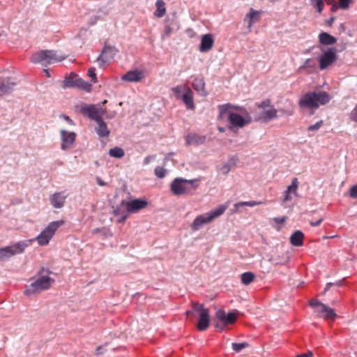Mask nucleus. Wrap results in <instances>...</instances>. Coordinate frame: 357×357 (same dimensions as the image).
Masks as SVG:
<instances>
[{
	"instance_id": "19",
	"label": "nucleus",
	"mask_w": 357,
	"mask_h": 357,
	"mask_svg": "<svg viewBox=\"0 0 357 357\" xmlns=\"http://www.w3.org/2000/svg\"><path fill=\"white\" fill-rule=\"evenodd\" d=\"M66 198L63 192H56L50 196V201L54 208H60L63 206Z\"/></svg>"
},
{
	"instance_id": "10",
	"label": "nucleus",
	"mask_w": 357,
	"mask_h": 357,
	"mask_svg": "<svg viewBox=\"0 0 357 357\" xmlns=\"http://www.w3.org/2000/svg\"><path fill=\"white\" fill-rule=\"evenodd\" d=\"M61 144V148L62 150H68L73 146L76 139V133L74 132H69L65 130L60 131Z\"/></svg>"
},
{
	"instance_id": "4",
	"label": "nucleus",
	"mask_w": 357,
	"mask_h": 357,
	"mask_svg": "<svg viewBox=\"0 0 357 357\" xmlns=\"http://www.w3.org/2000/svg\"><path fill=\"white\" fill-rule=\"evenodd\" d=\"M309 305L314 310V312L317 313L319 317L325 320H335L337 317L333 309L317 300H310Z\"/></svg>"
},
{
	"instance_id": "34",
	"label": "nucleus",
	"mask_w": 357,
	"mask_h": 357,
	"mask_svg": "<svg viewBox=\"0 0 357 357\" xmlns=\"http://www.w3.org/2000/svg\"><path fill=\"white\" fill-rule=\"evenodd\" d=\"M262 204H263L262 202H256V201L240 202L236 203L234 204V207L236 208V211H238L239 207H241V206L253 207V206L260 205Z\"/></svg>"
},
{
	"instance_id": "51",
	"label": "nucleus",
	"mask_w": 357,
	"mask_h": 357,
	"mask_svg": "<svg viewBox=\"0 0 357 357\" xmlns=\"http://www.w3.org/2000/svg\"><path fill=\"white\" fill-rule=\"evenodd\" d=\"M226 326H227L226 325H224V323H222L218 320L215 324V327L216 328H218L221 331H224L225 329Z\"/></svg>"
},
{
	"instance_id": "50",
	"label": "nucleus",
	"mask_w": 357,
	"mask_h": 357,
	"mask_svg": "<svg viewBox=\"0 0 357 357\" xmlns=\"http://www.w3.org/2000/svg\"><path fill=\"white\" fill-rule=\"evenodd\" d=\"M155 159V155H148L144 159V165H147L151 162V161H152Z\"/></svg>"
},
{
	"instance_id": "18",
	"label": "nucleus",
	"mask_w": 357,
	"mask_h": 357,
	"mask_svg": "<svg viewBox=\"0 0 357 357\" xmlns=\"http://www.w3.org/2000/svg\"><path fill=\"white\" fill-rule=\"evenodd\" d=\"M214 40L211 34H205L202 37L199 50L202 52H206L212 49Z\"/></svg>"
},
{
	"instance_id": "15",
	"label": "nucleus",
	"mask_w": 357,
	"mask_h": 357,
	"mask_svg": "<svg viewBox=\"0 0 357 357\" xmlns=\"http://www.w3.org/2000/svg\"><path fill=\"white\" fill-rule=\"evenodd\" d=\"M198 316L199 320L197 324V328L201 331H204L208 328L210 323L209 310H205L199 314Z\"/></svg>"
},
{
	"instance_id": "25",
	"label": "nucleus",
	"mask_w": 357,
	"mask_h": 357,
	"mask_svg": "<svg viewBox=\"0 0 357 357\" xmlns=\"http://www.w3.org/2000/svg\"><path fill=\"white\" fill-rule=\"evenodd\" d=\"M193 89L199 93H201L202 95L206 96L207 95L206 91H205V82L204 78L202 77H196L192 84Z\"/></svg>"
},
{
	"instance_id": "38",
	"label": "nucleus",
	"mask_w": 357,
	"mask_h": 357,
	"mask_svg": "<svg viewBox=\"0 0 357 357\" xmlns=\"http://www.w3.org/2000/svg\"><path fill=\"white\" fill-rule=\"evenodd\" d=\"M234 166V164L233 162H227V163L223 164L221 167H220L218 170L222 174L226 175L231 171V168Z\"/></svg>"
},
{
	"instance_id": "27",
	"label": "nucleus",
	"mask_w": 357,
	"mask_h": 357,
	"mask_svg": "<svg viewBox=\"0 0 357 357\" xmlns=\"http://www.w3.org/2000/svg\"><path fill=\"white\" fill-rule=\"evenodd\" d=\"M98 127L96 128L97 134L102 137H107L109 135V130L107 128L106 123L101 119L96 121Z\"/></svg>"
},
{
	"instance_id": "57",
	"label": "nucleus",
	"mask_w": 357,
	"mask_h": 357,
	"mask_svg": "<svg viewBox=\"0 0 357 357\" xmlns=\"http://www.w3.org/2000/svg\"><path fill=\"white\" fill-rule=\"evenodd\" d=\"M296 357H313V353L312 351H307V353L298 355Z\"/></svg>"
},
{
	"instance_id": "56",
	"label": "nucleus",
	"mask_w": 357,
	"mask_h": 357,
	"mask_svg": "<svg viewBox=\"0 0 357 357\" xmlns=\"http://www.w3.org/2000/svg\"><path fill=\"white\" fill-rule=\"evenodd\" d=\"M280 112L282 113L283 114L287 115V116H291L294 114L293 109H288L285 110L284 109H280Z\"/></svg>"
},
{
	"instance_id": "12",
	"label": "nucleus",
	"mask_w": 357,
	"mask_h": 357,
	"mask_svg": "<svg viewBox=\"0 0 357 357\" xmlns=\"http://www.w3.org/2000/svg\"><path fill=\"white\" fill-rule=\"evenodd\" d=\"M81 112L96 121L100 120L103 114L100 109L94 105L82 107Z\"/></svg>"
},
{
	"instance_id": "13",
	"label": "nucleus",
	"mask_w": 357,
	"mask_h": 357,
	"mask_svg": "<svg viewBox=\"0 0 357 357\" xmlns=\"http://www.w3.org/2000/svg\"><path fill=\"white\" fill-rule=\"evenodd\" d=\"M229 121L233 126L242 128L249 124L252 121V118L249 115L243 118L238 114L231 112L229 115Z\"/></svg>"
},
{
	"instance_id": "17",
	"label": "nucleus",
	"mask_w": 357,
	"mask_h": 357,
	"mask_svg": "<svg viewBox=\"0 0 357 357\" xmlns=\"http://www.w3.org/2000/svg\"><path fill=\"white\" fill-rule=\"evenodd\" d=\"M144 73L141 70H130L122 76L121 79L124 81L137 82L144 78Z\"/></svg>"
},
{
	"instance_id": "60",
	"label": "nucleus",
	"mask_w": 357,
	"mask_h": 357,
	"mask_svg": "<svg viewBox=\"0 0 357 357\" xmlns=\"http://www.w3.org/2000/svg\"><path fill=\"white\" fill-rule=\"evenodd\" d=\"M98 184L100 186H103L105 185V183L102 181L100 178H98L97 179Z\"/></svg>"
},
{
	"instance_id": "9",
	"label": "nucleus",
	"mask_w": 357,
	"mask_h": 357,
	"mask_svg": "<svg viewBox=\"0 0 357 357\" xmlns=\"http://www.w3.org/2000/svg\"><path fill=\"white\" fill-rule=\"evenodd\" d=\"M337 59L336 50L334 48H331L325 52L319 58V68L321 70H324L333 63Z\"/></svg>"
},
{
	"instance_id": "32",
	"label": "nucleus",
	"mask_w": 357,
	"mask_h": 357,
	"mask_svg": "<svg viewBox=\"0 0 357 357\" xmlns=\"http://www.w3.org/2000/svg\"><path fill=\"white\" fill-rule=\"evenodd\" d=\"M255 278V275L252 272L243 273L241 275V282L245 285H248L254 281Z\"/></svg>"
},
{
	"instance_id": "37",
	"label": "nucleus",
	"mask_w": 357,
	"mask_h": 357,
	"mask_svg": "<svg viewBox=\"0 0 357 357\" xmlns=\"http://www.w3.org/2000/svg\"><path fill=\"white\" fill-rule=\"evenodd\" d=\"M78 78L75 77H70L65 79L64 87H74L76 85H79L80 80H77Z\"/></svg>"
},
{
	"instance_id": "5",
	"label": "nucleus",
	"mask_w": 357,
	"mask_h": 357,
	"mask_svg": "<svg viewBox=\"0 0 357 357\" xmlns=\"http://www.w3.org/2000/svg\"><path fill=\"white\" fill-rule=\"evenodd\" d=\"M64 224V221L57 220L50 222L48 226L37 236L36 240L40 245H46L54 236L58 228Z\"/></svg>"
},
{
	"instance_id": "48",
	"label": "nucleus",
	"mask_w": 357,
	"mask_h": 357,
	"mask_svg": "<svg viewBox=\"0 0 357 357\" xmlns=\"http://www.w3.org/2000/svg\"><path fill=\"white\" fill-rule=\"evenodd\" d=\"M232 106L231 104H225L222 105H220L218 107L220 116H222L224 113H225L229 109L231 108Z\"/></svg>"
},
{
	"instance_id": "58",
	"label": "nucleus",
	"mask_w": 357,
	"mask_h": 357,
	"mask_svg": "<svg viewBox=\"0 0 357 357\" xmlns=\"http://www.w3.org/2000/svg\"><path fill=\"white\" fill-rule=\"evenodd\" d=\"M323 221V218H320L316 222H310V225L312 227H317V226H319Z\"/></svg>"
},
{
	"instance_id": "2",
	"label": "nucleus",
	"mask_w": 357,
	"mask_h": 357,
	"mask_svg": "<svg viewBox=\"0 0 357 357\" xmlns=\"http://www.w3.org/2000/svg\"><path fill=\"white\" fill-rule=\"evenodd\" d=\"M44 271V268H42L39 272V276L38 278L31 282L29 287L24 291V294L27 296L31 294H39L43 291L49 289L52 284L54 282V280L48 275H42L41 274Z\"/></svg>"
},
{
	"instance_id": "43",
	"label": "nucleus",
	"mask_w": 357,
	"mask_h": 357,
	"mask_svg": "<svg viewBox=\"0 0 357 357\" xmlns=\"http://www.w3.org/2000/svg\"><path fill=\"white\" fill-rule=\"evenodd\" d=\"M257 105L259 108L262 109L263 110L273 106L269 99L265 100L262 101L261 103L257 104Z\"/></svg>"
},
{
	"instance_id": "41",
	"label": "nucleus",
	"mask_w": 357,
	"mask_h": 357,
	"mask_svg": "<svg viewBox=\"0 0 357 357\" xmlns=\"http://www.w3.org/2000/svg\"><path fill=\"white\" fill-rule=\"evenodd\" d=\"M155 175L160 178H164L167 174V169L164 167L157 166L154 170Z\"/></svg>"
},
{
	"instance_id": "28",
	"label": "nucleus",
	"mask_w": 357,
	"mask_h": 357,
	"mask_svg": "<svg viewBox=\"0 0 357 357\" xmlns=\"http://www.w3.org/2000/svg\"><path fill=\"white\" fill-rule=\"evenodd\" d=\"M319 43L322 45H330L336 43V38L326 32H322L319 35Z\"/></svg>"
},
{
	"instance_id": "24",
	"label": "nucleus",
	"mask_w": 357,
	"mask_h": 357,
	"mask_svg": "<svg viewBox=\"0 0 357 357\" xmlns=\"http://www.w3.org/2000/svg\"><path fill=\"white\" fill-rule=\"evenodd\" d=\"M277 112L278 111L274 108V106H271L263 110L260 114L259 119L265 122L269 121L277 117Z\"/></svg>"
},
{
	"instance_id": "54",
	"label": "nucleus",
	"mask_w": 357,
	"mask_h": 357,
	"mask_svg": "<svg viewBox=\"0 0 357 357\" xmlns=\"http://www.w3.org/2000/svg\"><path fill=\"white\" fill-rule=\"evenodd\" d=\"M60 117L63 119L64 120H66L70 125H72V126L75 125L73 121L68 116L62 114L60 116Z\"/></svg>"
},
{
	"instance_id": "35",
	"label": "nucleus",
	"mask_w": 357,
	"mask_h": 357,
	"mask_svg": "<svg viewBox=\"0 0 357 357\" xmlns=\"http://www.w3.org/2000/svg\"><path fill=\"white\" fill-rule=\"evenodd\" d=\"M205 310H208V309L206 308L203 304H199L198 303H192V312L187 311V315L192 313H197L198 314L204 312Z\"/></svg>"
},
{
	"instance_id": "21",
	"label": "nucleus",
	"mask_w": 357,
	"mask_h": 357,
	"mask_svg": "<svg viewBox=\"0 0 357 357\" xmlns=\"http://www.w3.org/2000/svg\"><path fill=\"white\" fill-rule=\"evenodd\" d=\"M181 99L188 109L194 110L195 108L193 98V92L189 87L187 91L182 95Z\"/></svg>"
},
{
	"instance_id": "46",
	"label": "nucleus",
	"mask_w": 357,
	"mask_h": 357,
	"mask_svg": "<svg viewBox=\"0 0 357 357\" xmlns=\"http://www.w3.org/2000/svg\"><path fill=\"white\" fill-rule=\"evenodd\" d=\"M324 121L322 120H320L319 121L317 122L314 125H311L307 128V130L309 131H316L319 130L323 125Z\"/></svg>"
},
{
	"instance_id": "7",
	"label": "nucleus",
	"mask_w": 357,
	"mask_h": 357,
	"mask_svg": "<svg viewBox=\"0 0 357 357\" xmlns=\"http://www.w3.org/2000/svg\"><path fill=\"white\" fill-rule=\"evenodd\" d=\"M27 245L24 242H17L13 245L0 248V261L8 259L11 257L22 253Z\"/></svg>"
},
{
	"instance_id": "20",
	"label": "nucleus",
	"mask_w": 357,
	"mask_h": 357,
	"mask_svg": "<svg viewBox=\"0 0 357 357\" xmlns=\"http://www.w3.org/2000/svg\"><path fill=\"white\" fill-rule=\"evenodd\" d=\"M47 50H41L34 53L30 58L33 63H41L43 66H47Z\"/></svg>"
},
{
	"instance_id": "1",
	"label": "nucleus",
	"mask_w": 357,
	"mask_h": 357,
	"mask_svg": "<svg viewBox=\"0 0 357 357\" xmlns=\"http://www.w3.org/2000/svg\"><path fill=\"white\" fill-rule=\"evenodd\" d=\"M331 100V96L326 91L308 92L299 100L301 107L317 109L319 106L326 105Z\"/></svg>"
},
{
	"instance_id": "23",
	"label": "nucleus",
	"mask_w": 357,
	"mask_h": 357,
	"mask_svg": "<svg viewBox=\"0 0 357 357\" xmlns=\"http://www.w3.org/2000/svg\"><path fill=\"white\" fill-rule=\"evenodd\" d=\"M46 54L47 59V66L56 62H60L66 58V55L58 54L56 51L54 50H47Z\"/></svg>"
},
{
	"instance_id": "29",
	"label": "nucleus",
	"mask_w": 357,
	"mask_h": 357,
	"mask_svg": "<svg viewBox=\"0 0 357 357\" xmlns=\"http://www.w3.org/2000/svg\"><path fill=\"white\" fill-rule=\"evenodd\" d=\"M205 142V137L197 135L196 134H188L186 137V142L189 144H199Z\"/></svg>"
},
{
	"instance_id": "26",
	"label": "nucleus",
	"mask_w": 357,
	"mask_h": 357,
	"mask_svg": "<svg viewBox=\"0 0 357 357\" xmlns=\"http://www.w3.org/2000/svg\"><path fill=\"white\" fill-rule=\"evenodd\" d=\"M304 234L300 231H296L290 237V243L294 246H301L303 244Z\"/></svg>"
},
{
	"instance_id": "11",
	"label": "nucleus",
	"mask_w": 357,
	"mask_h": 357,
	"mask_svg": "<svg viewBox=\"0 0 357 357\" xmlns=\"http://www.w3.org/2000/svg\"><path fill=\"white\" fill-rule=\"evenodd\" d=\"M238 313L237 310L231 312L227 314L223 310H219L215 314V318L224 323V325L227 326L228 324H233L236 321V315Z\"/></svg>"
},
{
	"instance_id": "53",
	"label": "nucleus",
	"mask_w": 357,
	"mask_h": 357,
	"mask_svg": "<svg viewBox=\"0 0 357 357\" xmlns=\"http://www.w3.org/2000/svg\"><path fill=\"white\" fill-rule=\"evenodd\" d=\"M350 196L353 198L357 197V185H354L351 188Z\"/></svg>"
},
{
	"instance_id": "62",
	"label": "nucleus",
	"mask_w": 357,
	"mask_h": 357,
	"mask_svg": "<svg viewBox=\"0 0 357 357\" xmlns=\"http://www.w3.org/2000/svg\"><path fill=\"white\" fill-rule=\"evenodd\" d=\"M326 2L328 4H331V5H333L334 3H335V1L334 0H326Z\"/></svg>"
},
{
	"instance_id": "47",
	"label": "nucleus",
	"mask_w": 357,
	"mask_h": 357,
	"mask_svg": "<svg viewBox=\"0 0 357 357\" xmlns=\"http://www.w3.org/2000/svg\"><path fill=\"white\" fill-rule=\"evenodd\" d=\"M352 2L351 0H339V7L341 9H347L349 7V4Z\"/></svg>"
},
{
	"instance_id": "49",
	"label": "nucleus",
	"mask_w": 357,
	"mask_h": 357,
	"mask_svg": "<svg viewBox=\"0 0 357 357\" xmlns=\"http://www.w3.org/2000/svg\"><path fill=\"white\" fill-rule=\"evenodd\" d=\"M287 219V218L286 216H283L280 218H273V221H274L275 223L278 225H282L286 222Z\"/></svg>"
},
{
	"instance_id": "30",
	"label": "nucleus",
	"mask_w": 357,
	"mask_h": 357,
	"mask_svg": "<svg viewBox=\"0 0 357 357\" xmlns=\"http://www.w3.org/2000/svg\"><path fill=\"white\" fill-rule=\"evenodd\" d=\"M156 10L154 15L157 17H162L166 13L165 2L162 0H158L155 3Z\"/></svg>"
},
{
	"instance_id": "14",
	"label": "nucleus",
	"mask_w": 357,
	"mask_h": 357,
	"mask_svg": "<svg viewBox=\"0 0 357 357\" xmlns=\"http://www.w3.org/2000/svg\"><path fill=\"white\" fill-rule=\"evenodd\" d=\"M122 204H124L123 202ZM127 211L129 213H135L139 210L146 208L148 205L146 201L141 199H134L130 202H125Z\"/></svg>"
},
{
	"instance_id": "8",
	"label": "nucleus",
	"mask_w": 357,
	"mask_h": 357,
	"mask_svg": "<svg viewBox=\"0 0 357 357\" xmlns=\"http://www.w3.org/2000/svg\"><path fill=\"white\" fill-rule=\"evenodd\" d=\"M118 52V50L114 46L105 45L101 54L97 59L99 67L102 68L107 67Z\"/></svg>"
},
{
	"instance_id": "40",
	"label": "nucleus",
	"mask_w": 357,
	"mask_h": 357,
	"mask_svg": "<svg viewBox=\"0 0 357 357\" xmlns=\"http://www.w3.org/2000/svg\"><path fill=\"white\" fill-rule=\"evenodd\" d=\"M310 3L319 13L322 12L324 6L323 0H310Z\"/></svg>"
},
{
	"instance_id": "39",
	"label": "nucleus",
	"mask_w": 357,
	"mask_h": 357,
	"mask_svg": "<svg viewBox=\"0 0 357 357\" xmlns=\"http://www.w3.org/2000/svg\"><path fill=\"white\" fill-rule=\"evenodd\" d=\"M249 346L247 342H241V343H232L231 348L236 352H240L243 349L247 348Z\"/></svg>"
},
{
	"instance_id": "33",
	"label": "nucleus",
	"mask_w": 357,
	"mask_h": 357,
	"mask_svg": "<svg viewBox=\"0 0 357 357\" xmlns=\"http://www.w3.org/2000/svg\"><path fill=\"white\" fill-rule=\"evenodd\" d=\"M109 154L111 157L121 158L124 156L125 152L122 148L116 146L109 149Z\"/></svg>"
},
{
	"instance_id": "59",
	"label": "nucleus",
	"mask_w": 357,
	"mask_h": 357,
	"mask_svg": "<svg viewBox=\"0 0 357 357\" xmlns=\"http://www.w3.org/2000/svg\"><path fill=\"white\" fill-rule=\"evenodd\" d=\"M339 5L337 6L336 4V3H334L333 5H332V7L331 8V11L332 12H335L338 8H339Z\"/></svg>"
},
{
	"instance_id": "6",
	"label": "nucleus",
	"mask_w": 357,
	"mask_h": 357,
	"mask_svg": "<svg viewBox=\"0 0 357 357\" xmlns=\"http://www.w3.org/2000/svg\"><path fill=\"white\" fill-rule=\"evenodd\" d=\"M195 181V180L176 178L171 183V190L175 195L188 193L191 188H196L197 187V185L194 186Z\"/></svg>"
},
{
	"instance_id": "44",
	"label": "nucleus",
	"mask_w": 357,
	"mask_h": 357,
	"mask_svg": "<svg viewBox=\"0 0 357 357\" xmlns=\"http://www.w3.org/2000/svg\"><path fill=\"white\" fill-rule=\"evenodd\" d=\"M95 71L96 69L93 67L90 68L88 70V75L91 77V82H93V83H96L98 82V79Z\"/></svg>"
},
{
	"instance_id": "55",
	"label": "nucleus",
	"mask_w": 357,
	"mask_h": 357,
	"mask_svg": "<svg viewBox=\"0 0 357 357\" xmlns=\"http://www.w3.org/2000/svg\"><path fill=\"white\" fill-rule=\"evenodd\" d=\"M104 352H105L104 347L103 346H99L96 349L95 354L98 356V355H101V354H104Z\"/></svg>"
},
{
	"instance_id": "31",
	"label": "nucleus",
	"mask_w": 357,
	"mask_h": 357,
	"mask_svg": "<svg viewBox=\"0 0 357 357\" xmlns=\"http://www.w3.org/2000/svg\"><path fill=\"white\" fill-rule=\"evenodd\" d=\"M189 86L186 84L178 85L172 89V91L173 92L174 96L176 98H181L182 95L187 91Z\"/></svg>"
},
{
	"instance_id": "52",
	"label": "nucleus",
	"mask_w": 357,
	"mask_h": 357,
	"mask_svg": "<svg viewBox=\"0 0 357 357\" xmlns=\"http://www.w3.org/2000/svg\"><path fill=\"white\" fill-rule=\"evenodd\" d=\"M291 200V192H288L287 190H285L284 192L283 202H289Z\"/></svg>"
},
{
	"instance_id": "36",
	"label": "nucleus",
	"mask_w": 357,
	"mask_h": 357,
	"mask_svg": "<svg viewBox=\"0 0 357 357\" xmlns=\"http://www.w3.org/2000/svg\"><path fill=\"white\" fill-rule=\"evenodd\" d=\"M298 185H299V182L298 181V178H294L292 179L291 185L287 187V189L286 190H287L288 192H290L291 194H293L294 195L297 197L298 196L297 190L298 188Z\"/></svg>"
},
{
	"instance_id": "42",
	"label": "nucleus",
	"mask_w": 357,
	"mask_h": 357,
	"mask_svg": "<svg viewBox=\"0 0 357 357\" xmlns=\"http://www.w3.org/2000/svg\"><path fill=\"white\" fill-rule=\"evenodd\" d=\"M173 22L170 24H166L165 26V31L162 38L169 36L173 32Z\"/></svg>"
},
{
	"instance_id": "63",
	"label": "nucleus",
	"mask_w": 357,
	"mask_h": 357,
	"mask_svg": "<svg viewBox=\"0 0 357 357\" xmlns=\"http://www.w3.org/2000/svg\"><path fill=\"white\" fill-rule=\"evenodd\" d=\"M127 218V215H124L122 216L121 219L119 220V222L124 221Z\"/></svg>"
},
{
	"instance_id": "45",
	"label": "nucleus",
	"mask_w": 357,
	"mask_h": 357,
	"mask_svg": "<svg viewBox=\"0 0 357 357\" xmlns=\"http://www.w3.org/2000/svg\"><path fill=\"white\" fill-rule=\"evenodd\" d=\"M77 80H80L81 82H79V85H76L77 87L83 89L87 91L90 90L91 85L89 83L86 82L81 78H78Z\"/></svg>"
},
{
	"instance_id": "16",
	"label": "nucleus",
	"mask_w": 357,
	"mask_h": 357,
	"mask_svg": "<svg viewBox=\"0 0 357 357\" xmlns=\"http://www.w3.org/2000/svg\"><path fill=\"white\" fill-rule=\"evenodd\" d=\"M261 13V11L250 8V13L246 15L244 21L248 22V28L250 31L252 25L260 20Z\"/></svg>"
},
{
	"instance_id": "3",
	"label": "nucleus",
	"mask_w": 357,
	"mask_h": 357,
	"mask_svg": "<svg viewBox=\"0 0 357 357\" xmlns=\"http://www.w3.org/2000/svg\"><path fill=\"white\" fill-rule=\"evenodd\" d=\"M227 209V206L224 205L220 206L218 208L196 217L191 224V229L193 231L199 230L204 225L212 222L216 218L222 215Z\"/></svg>"
},
{
	"instance_id": "61",
	"label": "nucleus",
	"mask_w": 357,
	"mask_h": 357,
	"mask_svg": "<svg viewBox=\"0 0 357 357\" xmlns=\"http://www.w3.org/2000/svg\"><path fill=\"white\" fill-rule=\"evenodd\" d=\"M334 20H335V17H331V18L328 20V24L329 26H331V25L333 24V23Z\"/></svg>"
},
{
	"instance_id": "64",
	"label": "nucleus",
	"mask_w": 357,
	"mask_h": 357,
	"mask_svg": "<svg viewBox=\"0 0 357 357\" xmlns=\"http://www.w3.org/2000/svg\"><path fill=\"white\" fill-rule=\"evenodd\" d=\"M114 213L117 215H120V212H119V210H114Z\"/></svg>"
},
{
	"instance_id": "22",
	"label": "nucleus",
	"mask_w": 357,
	"mask_h": 357,
	"mask_svg": "<svg viewBox=\"0 0 357 357\" xmlns=\"http://www.w3.org/2000/svg\"><path fill=\"white\" fill-rule=\"evenodd\" d=\"M15 85V83L10 82L8 78L0 80V96L13 91Z\"/></svg>"
}]
</instances>
